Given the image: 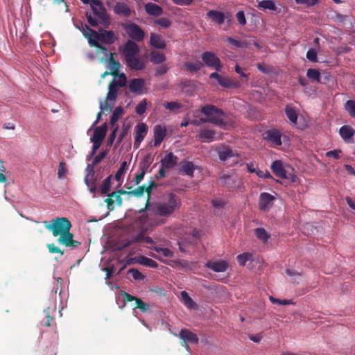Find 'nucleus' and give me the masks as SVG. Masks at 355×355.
I'll list each match as a JSON object with an SVG mask.
<instances>
[{
  "instance_id": "obj_1",
  "label": "nucleus",
  "mask_w": 355,
  "mask_h": 355,
  "mask_svg": "<svg viewBox=\"0 0 355 355\" xmlns=\"http://www.w3.org/2000/svg\"><path fill=\"white\" fill-rule=\"evenodd\" d=\"M182 206L180 198L173 193L166 194L161 202L154 204H149L146 209H148L153 215L159 216L161 219L154 220L155 225H163L166 223V219L171 217L175 212L178 211Z\"/></svg>"
},
{
  "instance_id": "obj_2",
  "label": "nucleus",
  "mask_w": 355,
  "mask_h": 355,
  "mask_svg": "<svg viewBox=\"0 0 355 355\" xmlns=\"http://www.w3.org/2000/svg\"><path fill=\"white\" fill-rule=\"evenodd\" d=\"M201 112L208 118L199 119L200 124L202 123H211L220 128L225 126L226 123L221 118L225 114L224 112L213 105H207L201 108Z\"/></svg>"
},
{
  "instance_id": "obj_3",
  "label": "nucleus",
  "mask_w": 355,
  "mask_h": 355,
  "mask_svg": "<svg viewBox=\"0 0 355 355\" xmlns=\"http://www.w3.org/2000/svg\"><path fill=\"white\" fill-rule=\"evenodd\" d=\"M44 225L49 231L52 232L54 236L67 233L72 226L70 220L66 217H58L51 221H44Z\"/></svg>"
},
{
  "instance_id": "obj_4",
  "label": "nucleus",
  "mask_w": 355,
  "mask_h": 355,
  "mask_svg": "<svg viewBox=\"0 0 355 355\" xmlns=\"http://www.w3.org/2000/svg\"><path fill=\"white\" fill-rule=\"evenodd\" d=\"M83 33L85 37H92L107 44H112L117 40V37L112 31L100 30L98 33L87 25L83 28Z\"/></svg>"
},
{
  "instance_id": "obj_5",
  "label": "nucleus",
  "mask_w": 355,
  "mask_h": 355,
  "mask_svg": "<svg viewBox=\"0 0 355 355\" xmlns=\"http://www.w3.org/2000/svg\"><path fill=\"white\" fill-rule=\"evenodd\" d=\"M144 242L145 243L150 245L149 247L157 246L155 242L151 237L146 236V232L141 231L139 234L133 237L131 240L126 239L119 242L117 245L116 248L119 250H121L132 243Z\"/></svg>"
},
{
  "instance_id": "obj_6",
  "label": "nucleus",
  "mask_w": 355,
  "mask_h": 355,
  "mask_svg": "<svg viewBox=\"0 0 355 355\" xmlns=\"http://www.w3.org/2000/svg\"><path fill=\"white\" fill-rule=\"evenodd\" d=\"M128 35L134 41L141 42L144 39L145 31L137 24L129 22L122 24Z\"/></svg>"
},
{
  "instance_id": "obj_7",
  "label": "nucleus",
  "mask_w": 355,
  "mask_h": 355,
  "mask_svg": "<svg viewBox=\"0 0 355 355\" xmlns=\"http://www.w3.org/2000/svg\"><path fill=\"white\" fill-rule=\"evenodd\" d=\"M201 58L205 66L219 71L223 68L220 60L216 55L211 51H205L202 53Z\"/></svg>"
},
{
  "instance_id": "obj_8",
  "label": "nucleus",
  "mask_w": 355,
  "mask_h": 355,
  "mask_svg": "<svg viewBox=\"0 0 355 355\" xmlns=\"http://www.w3.org/2000/svg\"><path fill=\"white\" fill-rule=\"evenodd\" d=\"M96 6L92 5V6L94 15L98 18L100 24L108 26L110 21L103 3L99 0V3H96Z\"/></svg>"
},
{
  "instance_id": "obj_9",
  "label": "nucleus",
  "mask_w": 355,
  "mask_h": 355,
  "mask_svg": "<svg viewBox=\"0 0 355 355\" xmlns=\"http://www.w3.org/2000/svg\"><path fill=\"white\" fill-rule=\"evenodd\" d=\"M179 337L182 340V346H183L187 350H189V349L188 343L197 344L199 340L198 337L196 334L186 329L180 330Z\"/></svg>"
},
{
  "instance_id": "obj_10",
  "label": "nucleus",
  "mask_w": 355,
  "mask_h": 355,
  "mask_svg": "<svg viewBox=\"0 0 355 355\" xmlns=\"http://www.w3.org/2000/svg\"><path fill=\"white\" fill-rule=\"evenodd\" d=\"M218 157L220 161L225 162L230 158H239V153L236 150H233L230 146L222 145L217 150Z\"/></svg>"
},
{
  "instance_id": "obj_11",
  "label": "nucleus",
  "mask_w": 355,
  "mask_h": 355,
  "mask_svg": "<svg viewBox=\"0 0 355 355\" xmlns=\"http://www.w3.org/2000/svg\"><path fill=\"white\" fill-rule=\"evenodd\" d=\"M197 242L194 241L193 236H189L186 234L178 241L179 250L182 252L190 253L193 249Z\"/></svg>"
},
{
  "instance_id": "obj_12",
  "label": "nucleus",
  "mask_w": 355,
  "mask_h": 355,
  "mask_svg": "<svg viewBox=\"0 0 355 355\" xmlns=\"http://www.w3.org/2000/svg\"><path fill=\"white\" fill-rule=\"evenodd\" d=\"M207 16L214 23L221 25L225 22V20L227 19V21H230V17L231 15L229 12H227V14L216 10H211L207 12Z\"/></svg>"
},
{
  "instance_id": "obj_13",
  "label": "nucleus",
  "mask_w": 355,
  "mask_h": 355,
  "mask_svg": "<svg viewBox=\"0 0 355 355\" xmlns=\"http://www.w3.org/2000/svg\"><path fill=\"white\" fill-rule=\"evenodd\" d=\"M275 198L271 194L263 192L259 196V207L261 211H268L273 205Z\"/></svg>"
},
{
  "instance_id": "obj_14",
  "label": "nucleus",
  "mask_w": 355,
  "mask_h": 355,
  "mask_svg": "<svg viewBox=\"0 0 355 355\" xmlns=\"http://www.w3.org/2000/svg\"><path fill=\"white\" fill-rule=\"evenodd\" d=\"M122 296L125 302L135 301V309H139L141 312H147L150 309V305L140 298L133 296L126 292H123Z\"/></svg>"
},
{
  "instance_id": "obj_15",
  "label": "nucleus",
  "mask_w": 355,
  "mask_h": 355,
  "mask_svg": "<svg viewBox=\"0 0 355 355\" xmlns=\"http://www.w3.org/2000/svg\"><path fill=\"white\" fill-rule=\"evenodd\" d=\"M139 52V45L132 40H128L123 46V53L125 56V60L138 55Z\"/></svg>"
},
{
  "instance_id": "obj_16",
  "label": "nucleus",
  "mask_w": 355,
  "mask_h": 355,
  "mask_svg": "<svg viewBox=\"0 0 355 355\" xmlns=\"http://www.w3.org/2000/svg\"><path fill=\"white\" fill-rule=\"evenodd\" d=\"M58 242L69 248H77L80 245L79 241L73 240V234L70 232V230L60 235L58 239Z\"/></svg>"
},
{
  "instance_id": "obj_17",
  "label": "nucleus",
  "mask_w": 355,
  "mask_h": 355,
  "mask_svg": "<svg viewBox=\"0 0 355 355\" xmlns=\"http://www.w3.org/2000/svg\"><path fill=\"white\" fill-rule=\"evenodd\" d=\"M148 132L147 125L144 123H139L136 126V131H135V143H134V147L135 148H139L140 144L144 140V137H146Z\"/></svg>"
},
{
  "instance_id": "obj_18",
  "label": "nucleus",
  "mask_w": 355,
  "mask_h": 355,
  "mask_svg": "<svg viewBox=\"0 0 355 355\" xmlns=\"http://www.w3.org/2000/svg\"><path fill=\"white\" fill-rule=\"evenodd\" d=\"M264 138L274 146L282 145V135L279 130L271 129L266 131Z\"/></svg>"
},
{
  "instance_id": "obj_19",
  "label": "nucleus",
  "mask_w": 355,
  "mask_h": 355,
  "mask_svg": "<svg viewBox=\"0 0 355 355\" xmlns=\"http://www.w3.org/2000/svg\"><path fill=\"white\" fill-rule=\"evenodd\" d=\"M154 133V146H159L163 141L166 135V128L162 125H157L153 130Z\"/></svg>"
},
{
  "instance_id": "obj_20",
  "label": "nucleus",
  "mask_w": 355,
  "mask_h": 355,
  "mask_svg": "<svg viewBox=\"0 0 355 355\" xmlns=\"http://www.w3.org/2000/svg\"><path fill=\"white\" fill-rule=\"evenodd\" d=\"M205 266L212 270L214 272H223L226 271L227 269L228 268V263L225 260L216 261H209L205 263Z\"/></svg>"
},
{
  "instance_id": "obj_21",
  "label": "nucleus",
  "mask_w": 355,
  "mask_h": 355,
  "mask_svg": "<svg viewBox=\"0 0 355 355\" xmlns=\"http://www.w3.org/2000/svg\"><path fill=\"white\" fill-rule=\"evenodd\" d=\"M113 11L115 14L124 17H129L132 12L129 6L125 2H117L113 8Z\"/></svg>"
},
{
  "instance_id": "obj_22",
  "label": "nucleus",
  "mask_w": 355,
  "mask_h": 355,
  "mask_svg": "<svg viewBox=\"0 0 355 355\" xmlns=\"http://www.w3.org/2000/svg\"><path fill=\"white\" fill-rule=\"evenodd\" d=\"M145 80L142 78H134L129 84V89L131 92L141 94L145 88Z\"/></svg>"
},
{
  "instance_id": "obj_23",
  "label": "nucleus",
  "mask_w": 355,
  "mask_h": 355,
  "mask_svg": "<svg viewBox=\"0 0 355 355\" xmlns=\"http://www.w3.org/2000/svg\"><path fill=\"white\" fill-rule=\"evenodd\" d=\"M126 64L131 69L139 71L145 68V63L137 55L129 58L125 60Z\"/></svg>"
},
{
  "instance_id": "obj_24",
  "label": "nucleus",
  "mask_w": 355,
  "mask_h": 355,
  "mask_svg": "<svg viewBox=\"0 0 355 355\" xmlns=\"http://www.w3.org/2000/svg\"><path fill=\"white\" fill-rule=\"evenodd\" d=\"M107 130V126L106 123H104L102 125L96 128L94 131V134L90 139L91 141H97L102 143L106 135Z\"/></svg>"
},
{
  "instance_id": "obj_25",
  "label": "nucleus",
  "mask_w": 355,
  "mask_h": 355,
  "mask_svg": "<svg viewBox=\"0 0 355 355\" xmlns=\"http://www.w3.org/2000/svg\"><path fill=\"white\" fill-rule=\"evenodd\" d=\"M195 169L196 166L192 162L184 159L180 163L179 172L189 177H193Z\"/></svg>"
},
{
  "instance_id": "obj_26",
  "label": "nucleus",
  "mask_w": 355,
  "mask_h": 355,
  "mask_svg": "<svg viewBox=\"0 0 355 355\" xmlns=\"http://www.w3.org/2000/svg\"><path fill=\"white\" fill-rule=\"evenodd\" d=\"M178 157L172 152L167 153L161 160V165L166 169L173 168L178 163Z\"/></svg>"
},
{
  "instance_id": "obj_27",
  "label": "nucleus",
  "mask_w": 355,
  "mask_h": 355,
  "mask_svg": "<svg viewBox=\"0 0 355 355\" xmlns=\"http://www.w3.org/2000/svg\"><path fill=\"white\" fill-rule=\"evenodd\" d=\"M216 132L209 128H202L198 132V137L202 142H211L215 137Z\"/></svg>"
},
{
  "instance_id": "obj_28",
  "label": "nucleus",
  "mask_w": 355,
  "mask_h": 355,
  "mask_svg": "<svg viewBox=\"0 0 355 355\" xmlns=\"http://www.w3.org/2000/svg\"><path fill=\"white\" fill-rule=\"evenodd\" d=\"M146 12L151 16L158 17L163 14V8L153 3H147L144 6Z\"/></svg>"
},
{
  "instance_id": "obj_29",
  "label": "nucleus",
  "mask_w": 355,
  "mask_h": 355,
  "mask_svg": "<svg viewBox=\"0 0 355 355\" xmlns=\"http://www.w3.org/2000/svg\"><path fill=\"white\" fill-rule=\"evenodd\" d=\"M150 44L152 46L159 49H163L166 46V44L162 38V36L157 33L150 34Z\"/></svg>"
},
{
  "instance_id": "obj_30",
  "label": "nucleus",
  "mask_w": 355,
  "mask_h": 355,
  "mask_svg": "<svg viewBox=\"0 0 355 355\" xmlns=\"http://www.w3.org/2000/svg\"><path fill=\"white\" fill-rule=\"evenodd\" d=\"M271 169L277 177L280 178L286 177V170L284 168L282 161H274L271 164Z\"/></svg>"
},
{
  "instance_id": "obj_31",
  "label": "nucleus",
  "mask_w": 355,
  "mask_h": 355,
  "mask_svg": "<svg viewBox=\"0 0 355 355\" xmlns=\"http://www.w3.org/2000/svg\"><path fill=\"white\" fill-rule=\"evenodd\" d=\"M257 8L263 10H270L275 11L277 13L280 12L279 9L274 1V0H263L258 2Z\"/></svg>"
},
{
  "instance_id": "obj_32",
  "label": "nucleus",
  "mask_w": 355,
  "mask_h": 355,
  "mask_svg": "<svg viewBox=\"0 0 355 355\" xmlns=\"http://www.w3.org/2000/svg\"><path fill=\"white\" fill-rule=\"evenodd\" d=\"M218 84L225 88H238L240 87L239 81H234L227 77L220 76L218 80Z\"/></svg>"
},
{
  "instance_id": "obj_33",
  "label": "nucleus",
  "mask_w": 355,
  "mask_h": 355,
  "mask_svg": "<svg viewBox=\"0 0 355 355\" xmlns=\"http://www.w3.org/2000/svg\"><path fill=\"white\" fill-rule=\"evenodd\" d=\"M109 62V67L110 69V73L114 77H117V76L119 74V68L121 67V64L119 61L116 60L114 58V56L112 54H110V57L108 60Z\"/></svg>"
},
{
  "instance_id": "obj_34",
  "label": "nucleus",
  "mask_w": 355,
  "mask_h": 355,
  "mask_svg": "<svg viewBox=\"0 0 355 355\" xmlns=\"http://www.w3.org/2000/svg\"><path fill=\"white\" fill-rule=\"evenodd\" d=\"M135 259H136L137 263L143 266H149L154 268H157L158 266V264L155 261L143 255L135 257Z\"/></svg>"
},
{
  "instance_id": "obj_35",
  "label": "nucleus",
  "mask_w": 355,
  "mask_h": 355,
  "mask_svg": "<svg viewBox=\"0 0 355 355\" xmlns=\"http://www.w3.org/2000/svg\"><path fill=\"white\" fill-rule=\"evenodd\" d=\"M339 133L343 140L347 141L354 136L355 130L348 125H343L340 128Z\"/></svg>"
},
{
  "instance_id": "obj_36",
  "label": "nucleus",
  "mask_w": 355,
  "mask_h": 355,
  "mask_svg": "<svg viewBox=\"0 0 355 355\" xmlns=\"http://www.w3.org/2000/svg\"><path fill=\"white\" fill-rule=\"evenodd\" d=\"M221 184L223 187H226L229 189H233L236 187V180L234 177L230 175H223L220 178Z\"/></svg>"
},
{
  "instance_id": "obj_37",
  "label": "nucleus",
  "mask_w": 355,
  "mask_h": 355,
  "mask_svg": "<svg viewBox=\"0 0 355 355\" xmlns=\"http://www.w3.org/2000/svg\"><path fill=\"white\" fill-rule=\"evenodd\" d=\"M202 67L203 64L199 60L196 62H186L184 63L185 69L191 73L198 72L202 68Z\"/></svg>"
},
{
  "instance_id": "obj_38",
  "label": "nucleus",
  "mask_w": 355,
  "mask_h": 355,
  "mask_svg": "<svg viewBox=\"0 0 355 355\" xmlns=\"http://www.w3.org/2000/svg\"><path fill=\"white\" fill-rule=\"evenodd\" d=\"M285 113L291 123L294 124L297 123L298 114L296 110L293 107L286 105L285 107Z\"/></svg>"
},
{
  "instance_id": "obj_39",
  "label": "nucleus",
  "mask_w": 355,
  "mask_h": 355,
  "mask_svg": "<svg viewBox=\"0 0 355 355\" xmlns=\"http://www.w3.org/2000/svg\"><path fill=\"white\" fill-rule=\"evenodd\" d=\"M181 300L182 303L189 309H194L197 306L196 302L184 291L181 292Z\"/></svg>"
},
{
  "instance_id": "obj_40",
  "label": "nucleus",
  "mask_w": 355,
  "mask_h": 355,
  "mask_svg": "<svg viewBox=\"0 0 355 355\" xmlns=\"http://www.w3.org/2000/svg\"><path fill=\"white\" fill-rule=\"evenodd\" d=\"M148 248L156 251L159 253L164 257L171 258L173 257V252L170 249L166 248H162L159 245L148 247Z\"/></svg>"
},
{
  "instance_id": "obj_41",
  "label": "nucleus",
  "mask_w": 355,
  "mask_h": 355,
  "mask_svg": "<svg viewBox=\"0 0 355 355\" xmlns=\"http://www.w3.org/2000/svg\"><path fill=\"white\" fill-rule=\"evenodd\" d=\"M119 87L113 85L110 83L108 86V92L107 94V100H110L111 102H115L117 98Z\"/></svg>"
},
{
  "instance_id": "obj_42",
  "label": "nucleus",
  "mask_w": 355,
  "mask_h": 355,
  "mask_svg": "<svg viewBox=\"0 0 355 355\" xmlns=\"http://www.w3.org/2000/svg\"><path fill=\"white\" fill-rule=\"evenodd\" d=\"M156 187V183L155 182L154 180H150L148 182V186L146 187L145 185V191L148 194V198H147V200H146V207L145 208L142 209L140 210V212L141 211H145L148 206H149V204H150V195L152 193V191Z\"/></svg>"
},
{
  "instance_id": "obj_43",
  "label": "nucleus",
  "mask_w": 355,
  "mask_h": 355,
  "mask_svg": "<svg viewBox=\"0 0 355 355\" xmlns=\"http://www.w3.org/2000/svg\"><path fill=\"white\" fill-rule=\"evenodd\" d=\"M150 60L153 64H158L164 62L166 57L162 53L152 51L150 53Z\"/></svg>"
},
{
  "instance_id": "obj_44",
  "label": "nucleus",
  "mask_w": 355,
  "mask_h": 355,
  "mask_svg": "<svg viewBox=\"0 0 355 355\" xmlns=\"http://www.w3.org/2000/svg\"><path fill=\"white\" fill-rule=\"evenodd\" d=\"M112 177V175H110L103 181L100 187V191L101 194H107L110 191L111 188Z\"/></svg>"
},
{
  "instance_id": "obj_45",
  "label": "nucleus",
  "mask_w": 355,
  "mask_h": 355,
  "mask_svg": "<svg viewBox=\"0 0 355 355\" xmlns=\"http://www.w3.org/2000/svg\"><path fill=\"white\" fill-rule=\"evenodd\" d=\"M307 77L313 81H316L317 83H321L320 80V73L318 70L315 69H309L306 73Z\"/></svg>"
},
{
  "instance_id": "obj_46",
  "label": "nucleus",
  "mask_w": 355,
  "mask_h": 355,
  "mask_svg": "<svg viewBox=\"0 0 355 355\" xmlns=\"http://www.w3.org/2000/svg\"><path fill=\"white\" fill-rule=\"evenodd\" d=\"M256 236L261 241L266 242L270 237L266 230L262 227H259L254 230Z\"/></svg>"
},
{
  "instance_id": "obj_47",
  "label": "nucleus",
  "mask_w": 355,
  "mask_h": 355,
  "mask_svg": "<svg viewBox=\"0 0 355 355\" xmlns=\"http://www.w3.org/2000/svg\"><path fill=\"white\" fill-rule=\"evenodd\" d=\"M237 261L240 266H245L248 261L252 260V254L250 252L240 254L236 257Z\"/></svg>"
},
{
  "instance_id": "obj_48",
  "label": "nucleus",
  "mask_w": 355,
  "mask_h": 355,
  "mask_svg": "<svg viewBox=\"0 0 355 355\" xmlns=\"http://www.w3.org/2000/svg\"><path fill=\"white\" fill-rule=\"evenodd\" d=\"M123 113V110L121 107H116L112 112L110 123L114 125V124L118 121L120 117L122 116Z\"/></svg>"
},
{
  "instance_id": "obj_49",
  "label": "nucleus",
  "mask_w": 355,
  "mask_h": 355,
  "mask_svg": "<svg viewBox=\"0 0 355 355\" xmlns=\"http://www.w3.org/2000/svg\"><path fill=\"white\" fill-rule=\"evenodd\" d=\"M127 168H128V163L126 161H123L121 164L119 168L118 169V171H116V173L115 174L114 178L116 181H120L122 179Z\"/></svg>"
},
{
  "instance_id": "obj_50",
  "label": "nucleus",
  "mask_w": 355,
  "mask_h": 355,
  "mask_svg": "<svg viewBox=\"0 0 355 355\" xmlns=\"http://www.w3.org/2000/svg\"><path fill=\"white\" fill-rule=\"evenodd\" d=\"M88 171L85 177V182L87 185V183L94 182L96 184V178L95 176V172L93 168H89V165L87 168Z\"/></svg>"
},
{
  "instance_id": "obj_51",
  "label": "nucleus",
  "mask_w": 355,
  "mask_h": 355,
  "mask_svg": "<svg viewBox=\"0 0 355 355\" xmlns=\"http://www.w3.org/2000/svg\"><path fill=\"white\" fill-rule=\"evenodd\" d=\"M109 102H111L110 100H107L106 98L104 102L100 103L101 110L103 111L105 114H108L111 112L114 103L112 102V103H110Z\"/></svg>"
},
{
  "instance_id": "obj_52",
  "label": "nucleus",
  "mask_w": 355,
  "mask_h": 355,
  "mask_svg": "<svg viewBox=\"0 0 355 355\" xmlns=\"http://www.w3.org/2000/svg\"><path fill=\"white\" fill-rule=\"evenodd\" d=\"M86 37L88 39L89 44H90L91 46L96 47L97 49L101 51L103 53L107 52V49L105 46L99 43V41L93 39L92 37Z\"/></svg>"
},
{
  "instance_id": "obj_53",
  "label": "nucleus",
  "mask_w": 355,
  "mask_h": 355,
  "mask_svg": "<svg viewBox=\"0 0 355 355\" xmlns=\"http://www.w3.org/2000/svg\"><path fill=\"white\" fill-rule=\"evenodd\" d=\"M164 105L166 109L173 112H177L179 109L182 107V105L176 101L167 102Z\"/></svg>"
},
{
  "instance_id": "obj_54",
  "label": "nucleus",
  "mask_w": 355,
  "mask_h": 355,
  "mask_svg": "<svg viewBox=\"0 0 355 355\" xmlns=\"http://www.w3.org/2000/svg\"><path fill=\"white\" fill-rule=\"evenodd\" d=\"M154 24L162 28H167L171 26V21L166 17H161L155 19Z\"/></svg>"
},
{
  "instance_id": "obj_55",
  "label": "nucleus",
  "mask_w": 355,
  "mask_h": 355,
  "mask_svg": "<svg viewBox=\"0 0 355 355\" xmlns=\"http://www.w3.org/2000/svg\"><path fill=\"white\" fill-rule=\"evenodd\" d=\"M119 77V80H112L110 83L113 85H115L117 87H122L126 84V76L124 73H120L117 76Z\"/></svg>"
},
{
  "instance_id": "obj_56",
  "label": "nucleus",
  "mask_w": 355,
  "mask_h": 355,
  "mask_svg": "<svg viewBox=\"0 0 355 355\" xmlns=\"http://www.w3.org/2000/svg\"><path fill=\"white\" fill-rule=\"evenodd\" d=\"M227 42L236 48H246L248 43L245 41L236 40L232 37H227Z\"/></svg>"
},
{
  "instance_id": "obj_57",
  "label": "nucleus",
  "mask_w": 355,
  "mask_h": 355,
  "mask_svg": "<svg viewBox=\"0 0 355 355\" xmlns=\"http://www.w3.org/2000/svg\"><path fill=\"white\" fill-rule=\"evenodd\" d=\"M345 108L352 117H355V101H347L345 103Z\"/></svg>"
},
{
  "instance_id": "obj_58",
  "label": "nucleus",
  "mask_w": 355,
  "mask_h": 355,
  "mask_svg": "<svg viewBox=\"0 0 355 355\" xmlns=\"http://www.w3.org/2000/svg\"><path fill=\"white\" fill-rule=\"evenodd\" d=\"M146 107L147 100L144 98L141 101H140L139 104L136 106L135 111L137 114L142 115L146 112Z\"/></svg>"
},
{
  "instance_id": "obj_59",
  "label": "nucleus",
  "mask_w": 355,
  "mask_h": 355,
  "mask_svg": "<svg viewBox=\"0 0 355 355\" xmlns=\"http://www.w3.org/2000/svg\"><path fill=\"white\" fill-rule=\"evenodd\" d=\"M151 164V160L149 156L145 157L143 160L139 163V171H144L146 172L147 169Z\"/></svg>"
},
{
  "instance_id": "obj_60",
  "label": "nucleus",
  "mask_w": 355,
  "mask_h": 355,
  "mask_svg": "<svg viewBox=\"0 0 355 355\" xmlns=\"http://www.w3.org/2000/svg\"><path fill=\"white\" fill-rule=\"evenodd\" d=\"M144 192H146L145 191V184L139 186L135 189L130 191V196H134L137 198L142 196L144 195Z\"/></svg>"
},
{
  "instance_id": "obj_61",
  "label": "nucleus",
  "mask_w": 355,
  "mask_h": 355,
  "mask_svg": "<svg viewBox=\"0 0 355 355\" xmlns=\"http://www.w3.org/2000/svg\"><path fill=\"white\" fill-rule=\"evenodd\" d=\"M67 173V168L64 162H61L58 166V178L61 179L64 178Z\"/></svg>"
},
{
  "instance_id": "obj_62",
  "label": "nucleus",
  "mask_w": 355,
  "mask_h": 355,
  "mask_svg": "<svg viewBox=\"0 0 355 355\" xmlns=\"http://www.w3.org/2000/svg\"><path fill=\"white\" fill-rule=\"evenodd\" d=\"M128 273L132 275V277L135 280H140L144 278V275H142V273L141 272H139L138 270L135 269V268L130 269L128 271Z\"/></svg>"
},
{
  "instance_id": "obj_63",
  "label": "nucleus",
  "mask_w": 355,
  "mask_h": 355,
  "mask_svg": "<svg viewBox=\"0 0 355 355\" xmlns=\"http://www.w3.org/2000/svg\"><path fill=\"white\" fill-rule=\"evenodd\" d=\"M306 58L311 62H317V52L313 49H309L306 53Z\"/></svg>"
},
{
  "instance_id": "obj_64",
  "label": "nucleus",
  "mask_w": 355,
  "mask_h": 355,
  "mask_svg": "<svg viewBox=\"0 0 355 355\" xmlns=\"http://www.w3.org/2000/svg\"><path fill=\"white\" fill-rule=\"evenodd\" d=\"M236 18L240 25L245 26L246 24L245 16V13L243 10H239L236 14Z\"/></svg>"
}]
</instances>
